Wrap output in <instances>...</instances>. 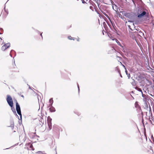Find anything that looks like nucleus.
<instances>
[{
	"label": "nucleus",
	"instance_id": "obj_39",
	"mask_svg": "<svg viewBox=\"0 0 154 154\" xmlns=\"http://www.w3.org/2000/svg\"><path fill=\"white\" fill-rule=\"evenodd\" d=\"M123 66L124 67V68H126L125 67V66H124V65H123Z\"/></svg>",
	"mask_w": 154,
	"mask_h": 154
},
{
	"label": "nucleus",
	"instance_id": "obj_24",
	"mask_svg": "<svg viewBox=\"0 0 154 154\" xmlns=\"http://www.w3.org/2000/svg\"><path fill=\"white\" fill-rule=\"evenodd\" d=\"M82 3L83 4H85L86 3V2H85L84 0H81Z\"/></svg>",
	"mask_w": 154,
	"mask_h": 154
},
{
	"label": "nucleus",
	"instance_id": "obj_11",
	"mask_svg": "<svg viewBox=\"0 0 154 154\" xmlns=\"http://www.w3.org/2000/svg\"><path fill=\"white\" fill-rule=\"evenodd\" d=\"M106 23H107L109 24V20L111 23H112V21H111L110 18L107 15H106Z\"/></svg>",
	"mask_w": 154,
	"mask_h": 154
},
{
	"label": "nucleus",
	"instance_id": "obj_36",
	"mask_svg": "<svg viewBox=\"0 0 154 154\" xmlns=\"http://www.w3.org/2000/svg\"><path fill=\"white\" fill-rule=\"evenodd\" d=\"M77 41H78V42H79V38H78L77 40Z\"/></svg>",
	"mask_w": 154,
	"mask_h": 154
},
{
	"label": "nucleus",
	"instance_id": "obj_32",
	"mask_svg": "<svg viewBox=\"0 0 154 154\" xmlns=\"http://www.w3.org/2000/svg\"><path fill=\"white\" fill-rule=\"evenodd\" d=\"M137 104V102H136L135 103V105L136 106Z\"/></svg>",
	"mask_w": 154,
	"mask_h": 154
},
{
	"label": "nucleus",
	"instance_id": "obj_7",
	"mask_svg": "<svg viewBox=\"0 0 154 154\" xmlns=\"http://www.w3.org/2000/svg\"><path fill=\"white\" fill-rule=\"evenodd\" d=\"M10 125L8 126V127H10L12 128V130L13 129L14 127V122L13 119H12L10 121Z\"/></svg>",
	"mask_w": 154,
	"mask_h": 154
},
{
	"label": "nucleus",
	"instance_id": "obj_45",
	"mask_svg": "<svg viewBox=\"0 0 154 154\" xmlns=\"http://www.w3.org/2000/svg\"><path fill=\"white\" fill-rule=\"evenodd\" d=\"M29 88H30V89H31V88H30V87H29Z\"/></svg>",
	"mask_w": 154,
	"mask_h": 154
},
{
	"label": "nucleus",
	"instance_id": "obj_25",
	"mask_svg": "<svg viewBox=\"0 0 154 154\" xmlns=\"http://www.w3.org/2000/svg\"><path fill=\"white\" fill-rule=\"evenodd\" d=\"M76 114H77L78 116H79L80 115V113L79 112H77V113H76Z\"/></svg>",
	"mask_w": 154,
	"mask_h": 154
},
{
	"label": "nucleus",
	"instance_id": "obj_48",
	"mask_svg": "<svg viewBox=\"0 0 154 154\" xmlns=\"http://www.w3.org/2000/svg\"><path fill=\"white\" fill-rule=\"evenodd\" d=\"M9 0H8V1Z\"/></svg>",
	"mask_w": 154,
	"mask_h": 154
},
{
	"label": "nucleus",
	"instance_id": "obj_4",
	"mask_svg": "<svg viewBox=\"0 0 154 154\" xmlns=\"http://www.w3.org/2000/svg\"><path fill=\"white\" fill-rule=\"evenodd\" d=\"M16 110L17 113L21 112L20 107L19 104H18L17 101H16Z\"/></svg>",
	"mask_w": 154,
	"mask_h": 154
},
{
	"label": "nucleus",
	"instance_id": "obj_28",
	"mask_svg": "<svg viewBox=\"0 0 154 154\" xmlns=\"http://www.w3.org/2000/svg\"><path fill=\"white\" fill-rule=\"evenodd\" d=\"M142 94V97H145V95L144 94Z\"/></svg>",
	"mask_w": 154,
	"mask_h": 154
},
{
	"label": "nucleus",
	"instance_id": "obj_46",
	"mask_svg": "<svg viewBox=\"0 0 154 154\" xmlns=\"http://www.w3.org/2000/svg\"><path fill=\"white\" fill-rule=\"evenodd\" d=\"M37 137H39V136H37Z\"/></svg>",
	"mask_w": 154,
	"mask_h": 154
},
{
	"label": "nucleus",
	"instance_id": "obj_2",
	"mask_svg": "<svg viewBox=\"0 0 154 154\" xmlns=\"http://www.w3.org/2000/svg\"><path fill=\"white\" fill-rule=\"evenodd\" d=\"M100 9L102 12L106 16V6L105 5H101Z\"/></svg>",
	"mask_w": 154,
	"mask_h": 154
},
{
	"label": "nucleus",
	"instance_id": "obj_14",
	"mask_svg": "<svg viewBox=\"0 0 154 154\" xmlns=\"http://www.w3.org/2000/svg\"><path fill=\"white\" fill-rule=\"evenodd\" d=\"M99 1L101 3L104 4H106V0H99Z\"/></svg>",
	"mask_w": 154,
	"mask_h": 154
},
{
	"label": "nucleus",
	"instance_id": "obj_1",
	"mask_svg": "<svg viewBox=\"0 0 154 154\" xmlns=\"http://www.w3.org/2000/svg\"><path fill=\"white\" fill-rule=\"evenodd\" d=\"M6 100L9 106H12L13 105L14 103L11 97L9 95H7V96Z\"/></svg>",
	"mask_w": 154,
	"mask_h": 154
},
{
	"label": "nucleus",
	"instance_id": "obj_35",
	"mask_svg": "<svg viewBox=\"0 0 154 154\" xmlns=\"http://www.w3.org/2000/svg\"><path fill=\"white\" fill-rule=\"evenodd\" d=\"M10 147H9V148H6L5 149H9L10 148Z\"/></svg>",
	"mask_w": 154,
	"mask_h": 154
},
{
	"label": "nucleus",
	"instance_id": "obj_20",
	"mask_svg": "<svg viewBox=\"0 0 154 154\" xmlns=\"http://www.w3.org/2000/svg\"><path fill=\"white\" fill-rule=\"evenodd\" d=\"M68 38L70 40H74V38H72V37L71 36H68Z\"/></svg>",
	"mask_w": 154,
	"mask_h": 154
},
{
	"label": "nucleus",
	"instance_id": "obj_17",
	"mask_svg": "<svg viewBox=\"0 0 154 154\" xmlns=\"http://www.w3.org/2000/svg\"><path fill=\"white\" fill-rule=\"evenodd\" d=\"M136 88L138 91H140V92H141L142 94L143 92H142V91L141 90L140 88H138V87Z\"/></svg>",
	"mask_w": 154,
	"mask_h": 154
},
{
	"label": "nucleus",
	"instance_id": "obj_40",
	"mask_svg": "<svg viewBox=\"0 0 154 154\" xmlns=\"http://www.w3.org/2000/svg\"><path fill=\"white\" fill-rule=\"evenodd\" d=\"M130 15V14H128V16H129Z\"/></svg>",
	"mask_w": 154,
	"mask_h": 154
},
{
	"label": "nucleus",
	"instance_id": "obj_5",
	"mask_svg": "<svg viewBox=\"0 0 154 154\" xmlns=\"http://www.w3.org/2000/svg\"><path fill=\"white\" fill-rule=\"evenodd\" d=\"M146 13L145 11H142L138 13V17L139 18H142L146 15Z\"/></svg>",
	"mask_w": 154,
	"mask_h": 154
},
{
	"label": "nucleus",
	"instance_id": "obj_22",
	"mask_svg": "<svg viewBox=\"0 0 154 154\" xmlns=\"http://www.w3.org/2000/svg\"><path fill=\"white\" fill-rule=\"evenodd\" d=\"M37 153H38L39 154H46L45 153H42V152L41 151H38L37 152Z\"/></svg>",
	"mask_w": 154,
	"mask_h": 154
},
{
	"label": "nucleus",
	"instance_id": "obj_3",
	"mask_svg": "<svg viewBox=\"0 0 154 154\" xmlns=\"http://www.w3.org/2000/svg\"><path fill=\"white\" fill-rule=\"evenodd\" d=\"M10 45V43L4 44V45L2 47L1 50L2 51H4L8 48H9Z\"/></svg>",
	"mask_w": 154,
	"mask_h": 154
},
{
	"label": "nucleus",
	"instance_id": "obj_47",
	"mask_svg": "<svg viewBox=\"0 0 154 154\" xmlns=\"http://www.w3.org/2000/svg\"><path fill=\"white\" fill-rule=\"evenodd\" d=\"M77 1H79V0H77Z\"/></svg>",
	"mask_w": 154,
	"mask_h": 154
},
{
	"label": "nucleus",
	"instance_id": "obj_23",
	"mask_svg": "<svg viewBox=\"0 0 154 154\" xmlns=\"http://www.w3.org/2000/svg\"><path fill=\"white\" fill-rule=\"evenodd\" d=\"M4 10L7 13V14H8V11H7L6 9H5V7H4Z\"/></svg>",
	"mask_w": 154,
	"mask_h": 154
},
{
	"label": "nucleus",
	"instance_id": "obj_6",
	"mask_svg": "<svg viewBox=\"0 0 154 154\" xmlns=\"http://www.w3.org/2000/svg\"><path fill=\"white\" fill-rule=\"evenodd\" d=\"M10 106L11 107V109L12 111V112H13L14 113V114L16 116V117L18 118L19 120L20 119H19V116L17 115V114L16 113V112L15 111V109L14 107V105H13L12 106Z\"/></svg>",
	"mask_w": 154,
	"mask_h": 154
},
{
	"label": "nucleus",
	"instance_id": "obj_19",
	"mask_svg": "<svg viewBox=\"0 0 154 154\" xmlns=\"http://www.w3.org/2000/svg\"><path fill=\"white\" fill-rule=\"evenodd\" d=\"M0 30L1 31V32H0V35L2 34V33L3 32V31H4L3 29L2 28H0Z\"/></svg>",
	"mask_w": 154,
	"mask_h": 154
},
{
	"label": "nucleus",
	"instance_id": "obj_43",
	"mask_svg": "<svg viewBox=\"0 0 154 154\" xmlns=\"http://www.w3.org/2000/svg\"><path fill=\"white\" fill-rule=\"evenodd\" d=\"M15 102H16V101H17V100H15Z\"/></svg>",
	"mask_w": 154,
	"mask_h": 154
},
{
	"label": "nucleus",
	"instance_id": "obj_27",
	"mask_svg": "<svg viewBox=\"0 0 154 154\" xmlns=\"http://www.w3.org/2000/svg\"><path fill=\"white\" fill-rule=\"evenodd\" d=\"M36 32H37L38 33H40V32H39V31H38V30H36Z\"/></svg>",
	"mask_w": 154,
	"mask_h": 154
},
{
	"label": "nucleus",
	"instance_id": "obj_31",
	"mask_svg": "<svg viewBox=\"0 0 154 154\" xmlns=\"http://www.w3.org/2000/svg\"><path fill=\"white\" fill-rule=\"evenodd\" d=\"M42 33H41L40 34V36H41L42 38H43V37H42Z\"/></svg>",
	"mask_w": 154,
	"mask_h": 154
},
{
	"label": "nucleus",
	"instance_id": "obj_16",
	"mask_svg": "<svg viewBox=\"0 0 154 154\" xmlns=\"http://www.w3.org/2000/svg\"><path fill=\"white\" fill-rule=\"evenodd\" d=\"M115 41H116V42L119 45H120V46H121L120 43L119 42V41L118 40H117V39H115Z\"/></svg>",
	"mask_w": 154,
	"mask_h": 154
},
{
	"label": "nucleus",
	"instance_id": "obj_9",
	"mask_svg": "<svg viewBox=\"0 0 154 154\" xmlns=\"http://www.w3.org/2000/svg\"><path fill=\"white\" fill-rule=\"evenodd\" d=\"M50 108H49V110L51 112H54L56 111V109L54 107L52 106H49Z\"/></svg>",
	"mask_w": 154,
	"mask_h": 154
},
{
	"label": "nucleus",
	"instance_id": "obj_26",
	"mask_svg": "<svg viewBox=\"0 0 154 154\" xmlns=\"http://www.w3.org/2000/svg\"><path fill=\"white\" fill-rule=\"evenodd\" d=\"M103 31L104 32H105L106 33V31H104L103 30V32H102V33L103 34V35H104V32H103Z\"/></svg>",
	"mask_w": 154,
	"mask_h": 154
},
{
	"label": "nucleus",
	"instance_id": "obj_34",
	"mask_svg": "<svg viewBox=\"0 0 154 154\" xmlns=\"http://www.w3.org/2000/svg\"><path fill=\"white\" fill-rule=\"evenodd\" d=\"M12 51H14V52H15L13 50H12L11 51V52H12Z\"/></svg>",
	"mask_w": 154,
	"mask_h": 154
},
{
	"label": "nucleus",
	"instance_id": "obj_12",
	"mask_svg": "<svg viewBox=\"0 0 154 154\" xmlns=\"http://www.w3.org/2000/svg\"><path fill=\"white\" fill-rule=\"evenodd\" d=\"M129 19L128 20V21L130 22H133L134 20V17H132L131 18H129Z\"/></svg>",
	"mask_w": 154,
	"mask_h": 154
},
{
	"label": "nucleus",
	"instance_id": "obj_21",
	"mask_svg": "<svg viewBox=\"0 0 154 154\" xmlns=\"http://www.w3.org/2000/svg\"><path fill=\"white\" fill-rule=\"evenodd\" d=\"M77 87L78 88V93H79V92H80V89H79V84L78 83H77Z\"/></svg>",
	"mask_w": 154,
	"mask_h": 154
},
{
	"label": "nucleus",
	"instance_id": "obj_8",
	"mask_svg": "<svg viewBox=\"0 0 154 154\" xmlns=\"http://www.w3.org/2000/svg\"><path fill=\"white\" fill-rule=\"evenodd\" d=\"M50 121H48V125L49 128V130H50L52 128V124H51V121L52 119H51L50 118Z\"/></svg>",
	"mask_w": 154,
	"mask_h": 154
},
{
	"label": "nucleus",
	"instance_id": "obj_30",
	"mask_svg": "<svg viewBox=\"0 0 154 154\" xmlns=\"http://www.w3.org/2000/svg\"><path fill=\"white\" fill-rule=\"evenodd\" d=\"M128 78L129 79V78L130 76V75L129 74L128 75Z\"/></svg>",
	"mask_w": 154,
	"mask_h": 154
},
{
	"label": "nucleus",
	"instance_id": "obj_18",
	"mask_svg": "<svg viewBox=\"0 0 154 154\" xmlns=\"http://www.w3.org/2000/svg\"><path fill=\"white\" fill-rule=\"evenodd\" d=\"M103 25L105 30H106V23L105 22L103 23Z\"/></svg>",
	"mask_w": 154,
	"mask_h": 154
},
{
	"label": "nucleus",
	"instance_id": "obj_42",
	"mask_svg": "<svg viewBox=\"0 0 154 154\" xmlns=\"http://www.w3.org/2000/svg\"><path fill=\"white\" fill-rule=\"evenodd\" d=\"M10 55L12 57V56L11 54H10Z\"/></svg>",
	"mask_w": 154,
	"mask_h": 154
},
{
	"label": "nucleus",
	"instance_id": "obj_41",
	"mask_svg": "<svg viewBox=\"0 0 154 154\" xmlns=\"http://www.w3.org/2000/svg\"><path fill=\"white\" fill-rule=\"evenodd\" d=\"M130 26H128V27H129V28L130 29Z\"/></svg>",
	"mask_w": 154,
	"mask_h": 154
},
{
	"label": "nucleus",
	"instance_id": "obj_15",
	"mask_svg": "<svg viewBox=\"0 0 154 154\" xmlns=\"http://www.w3.org/2000/svg\"><path fill=\"white\" fill-rule=\"evenodd\" d=\"M18 114L20 116V120L22 122V115L21 114V113H18Z\"/></svg>",
	"mask_w": 154,
	"mask_h": 154
},
{
	"label": "nucleus",
	"instance_id": "obj_38",
	"mask_svg": "<svg viewBox=\"0 0 154 154\" xmlns=\"http://www.w3.org/2000/svg\"><path fill=\"white\" fill-rule=\"evenodd\" d=\"M21 97H24V96H23V95H22L21 96Z\"/></svg>",
	"mask_w": 154,
	"mask_h": 154
},
{
	"label": "nucleus",
	"instance_id": "obj_29",
	"mask_svg": "<svg viewBox=\"0 0 154 154\" xmlns=\"http://www.w3.org/2000/svg\"><path fill=\"white\" fill-rule=\"evenodd\" d=\"M125 72H126V74H127V70H126V68H125Z\"/></svg>",
	"mask_w": 154,
	"mask_h": 154
},
{
	"label": "nucleus",
	"instance_id": "obj_33",
	"mask_svg": "<svg viewBox=\"0 0 154 154\" xmlns=\"http://www.w3.org/2000/svg\"><path fill=\"white\" fill-rule=\"evenodd\" d=\"M103 16L104 17L103 18H104V20L105 21H106V19H105V17L104 16Z\"/></svg>",
	"mask_w": 154,
	"mask_h": 154
},
{
	"label": "nucleus",
	"instance_id": "obj_37",
	"mask_svg": "<svg viewBox=\"0 0 154 154\" xmlns=\"http://www.w3.org/2000/svg\"><path fill=\"white\" fill-rule=\"evenodd\" d=\"M42 122H41V123L40 124V125L41 126H42Z\"/></svg>",
	"mask_w": 154,
	"mask_h": 154
},
{
	"label": "nucleus",
	"instance_id": "obj_44",
	"mask_svg": "<svg viewBox=\"0 0 154 154\" xmlns=\"http://www.w3.org/2000/svg\"><path fill=\"white\" fill-rule=\"evenodd\" d=\"M133 24V25L134 26V23H133V24Z\"/></svg>",
	"mask_w": 154,
	"mask_h": 154
},
{
	"label": "nucleus",
	"instance_id": "obj_13",
	"mask_svg": "<svg viewBox=\"0 0 154 154\" xmlns=\"http://www.w3.org/2000/svg\"><path fill=\"white\" fill-rule=\"evenodd\" d=\"M29 147L32 148V150H34V149L33 148L32 145L30 143H29L28 144Z\"/></svg>",
	"mask_w": 154,
	"mask_h": 154
},
{
	"label": "nucleus",
	"instance_id": "obj_10",
	"mask_svg": "<svg viewBox=\"0 0 154 154\" xmlns=\"http://www.w3.org/2000/svg\"><path fill=\"white\" fill-rule=\"evenodd\" d=\"M49 102L50 103L49 106H52L53 103V100L52 98H51L49 99Z\"/></svg>",
	"mask_w": 154,
	"mask_h": 154
}]
</instances>
